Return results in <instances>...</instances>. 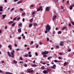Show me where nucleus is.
Instances as JSON below:
<instances>
[{
    "label": "nucleus",
    "instance_id": "19",
    "mask_svg": "<svg viewBox=\"0 0 74 74\" xmlns=\"http://www.w3.org/2000/svg\"><path fill=\"white\" fill-rule=\"evenodd\" d=\"M72 9H73V6L71 5L70 6V10H71Z\"/></svg>",
    "mask_w": 74,
    "mask_h": 74
},
{
    "label": "nucleus",
    "instance_id": "14",
    "mask_svg": "<svg viewBox=\"0 0 74 74\" xmlns=\"http://www.w3.org/2000/svg\"><path fill=\"white\" fill-rule=\"evenodd\" d=\"M2 16H3V19L5 17H6V15H2Z\"/></svg>",
    "mask_w": 74,
    "mask_h": 74
},
{
    "label": "nucleus",
    "instance_id": "10",
    "mask_svg": "<svg viewBox=\"0 0 74 74\" xmlns=\"http://www.w3.org/2000/svg\"><path fill=\"white\" fill-rule=\"evenodd\" d=\"M18 31L19 33L21 32V29H18Z\"/></svg>",
    "mask_w": 74,
    "mask_h": 74
},
{
    "label": "nucleus",
    "instance_id": "23",
    "mask_svg": "<svg viewBox=\"0 0 74 74\" xmlns=\"http://www.w3.org/2000/svg\"><path fill=\"white\" fill-rule=\"evenodd\" d=\"M15 24H16V23H14L12 25V27L14 26L15 25Z\"/></svg>",
    "mask_w": 74,
    "mask_h": 74
},
{
    "label": "nucleus",
    "instance_id": "62",
    "mask_svg": "<svg viewBox=\"0 0 74 74\" xmlns=\"http://www.w3.org/2000/svg\"><path fill=\"white\" fill-rule=\"evenodd\" d=\"M46 55H44L43 56V57H46Z\"/></svg>",
    "mask_w": 74,
    "mask_h": 74
},
{
    "label": "nucleus",
    "instance_id": "38",
    "mask_svg": "<svg viewBox=\"0 0 74 74\" xmlns=\"http://www.w3.org/2000/svg\"><path fill=\"white\" fill-rule=\"evenodd\" d=\"M47 41H49V38H47Z\"/></svg>",
    "mask_w": 74,
    "mask_h": 74
},
{
    "label": "nucleus",
    "instance_id": "3",
    "mask_svg": "<svg viewBox=\"0 0 74 74\" xmlns=\"http://www.w3.org/2000/svg\"><path fill=\"white\" fill-rule=\"evenodd\" d=\"M56 67V65L55 64H54L53 65V66H50V67L52 68V69H56V68L55 67Z\"/></svg>",
    "mask_w": 74,
    "mask_h": 74
},
{
    "label": "nucleus",
    "instance_id": "4",
    "mask_svg": "<svg viewBox=\"0 0 74 74\" xmlns=\"http://www.w3.org/2000/svg\"><path fill=\"white\" fill-rule=\"evenodd\" d=\"M42 8V6H40L39 8H38V10H37V12H39L40 11V10Z\"/></svg>",
    "mask_w": 74,
    "mask_h": 74
},
{
    "label": "nucleus",
    "instance_id": "2",
    "mask_svg": "<svg viewBox=\"0 0 74 74\" xmlns=\"http://www.w3.org/2000/svg\"><path fill=\"white\" fill-rule=\"evenodd\" d=\"M8 54L10 57H12V58H14V55L13 52H11V54L12 55V56H11V54H10L9 52H8Z\"/></svg>",
    "mask_w": 74,
    "mask_h": 74
},
{
    "label": "nucleus",
    "instance_id": "28",
    "mask_svg": "<svg viewBox=\"0 0 74 74\" xmlns=\"http://www.w3.org/2000/svg\"><path fill=\"white\" fill-rule=\"evenodd\" d=\"M16 17H15V18H13V21H15V20H16Z\"/></svg>",
    "mask_w": 74,
    "mask_h": 74
},
{
    "label": "nucleus",
    "instance_id": "27",
    "mask_svg": "<svg viewBox=\"0 0 74 74\" xmlns=\"http://www.w3.org/2000/svg\"><path fill=\"white\" fill-rule=\"evenodd\" d=\"M54 62L55 63H57L58 62V60H55Z\"/></svg>",
    "mask_w": 74,
    "mask_h": 74
},
{
    "label": "nucleus",
    "instance_id": "47",
    "mask_svg": "<svg viewBox=\"0 0 74 74\" xmlns=\"http://www.w3.org/2000/svg\"><path fill=\"white\" fill-rule=\"evenodd\" d=\"M29 57H32V55L31 54H29Z\"/></svg>",
    "mask_w": 74,
    "mask_h": 74
},
{
    "label": "nucleus",
    "instance_id": "25",
    "mask_svg": "<svg viewBox=\"0 0 74 74\" xmlns=\"http://www.w3.org/2000/svg\"><path fill=\"white\" fill-rule=\"evenodd\" d=\"M13 62H14V63H17L18 62L16 61L15 60H14V61H13Z\"/></svg>",
    "mask_w": 74,
    "mask_h": 74
},
{
    "label": "nucleus",
    "instance_id": "32",
    "mask_svg": "<svg viewBox=\"0 0 74 74\" xmlns=\"http://www.w3.org/2000/svg\"><path fill=\"white\" fill-rule=\"evenodd\" d=\"M30 7L32 8H33L34 7V5H32L30 6Z\"/></svg>",
    "mask_w": 74,
    "mask_h": 74
},
{
    "label": "nucleus",
    "instance_id": "18",
    "mask_svg": "<svg viewBox=\"0 0 74 74\" xmlns=\"http://www.w3.org/2000/svg\"><path fill=\"white\" fill-rule=\"evenodd\" d=\"M67 28V27H63L62 28V30H64L65 29Z\"/></svg>",
    "mask_w": 74,
    "mask_h": 74
},
{
    "label": "nucleus",
    "instance_id": "44",
    "mask_svg": "<svg viewBox=\"0 0 74 74\" xmlns=\"http://www.w3.org/2000/svg\"><path fill=\"white\" fill-rule=\"evenodd\" d=\"M67 3L68 5H69V1H67Z\"/></svg>",
    "mask_w": 74,
    "mask_h": 74
},
{
    "label": "nucleus",
    "instance_id": "9",
    "mask_svg": "<svg viewBox=\"0 0 74 74\" xmlns=\"http://www.w3.org/2000/svg\"><path fill=\"white\" fill-rule=\"evenodd\" d=\"M68 63L67 62H65L64 64V66L65 65H68Z\"/></svg>",
    "mask_w": 74,
    "mask_h": 74
},
{
    "label": "nucleus",
    "instance_id": "56",
    "mask_svg": "<svg viewBox=\"0 0 74 74\" xmlns=\"http://www.w3.org/2000/svg\"><path fill=\"white\" fill-rule=\"evenodd\" d=\"M59 54H60V55H62V53H59Z\"/></svg>",
    "mask_w": 74,
    "mask_h": 74
},
{
    "label": "nucleus",
    "instance_id": "1",
    "mask_svg": "<svg viewBox=\"0 0 74 74\" xmlns=\"http://www.w3.org/2000/svg\"><path fill=\"white\" fill-rule=\"evenodd\" d=\"M51 29V26L49 24H47V32H49Z\"/></svg>",
    "mask_w": 74,
    "mask_h": 74
},
{
    "label": "nucleus",
    "instance_id": "37",
    "mask_svg": "<svg viewBox=\"0 0 74 74\" xmlns=\"http://www.w3.org/2000/svg\"><path fill=\"white\" fill-rule=\"evenodd\" d=\"M55 31H53V34H55Z\"/></svg>",
    "mask_w": 74,
    "mask_h": 74
},
{
    "label": "nucleus",
    "instance_id": "11",
    "mask_svg": "<svg viewBox=\"0 0 74 74\" xmlns=\"http://www.w3.org/2000/svg\"><path fill=\"white\" fill-rule=\"evenodd\" d=\"M6 74H12V73L9 72H6Z\"/></svg>",
    "mask_w": 74,
    "mask_h": 74
},
{
    "label": "nucleus",
    "instance_id": "13",
    "mask_svg": "<svg viewBox=\"0 0 74 74\" xmlns=\"http://www.w3.org/2000/svg\"><path fill=\"white\" fill-rule=\"evenodd\" d=\"M14 23V22L13 21H12L11 22H8V23L9 24H11V23Z\"/></svg>",
    "mask_w": 74,
    "mask_h": 74
},
{
    "label": "nucleus",
    "instance_id": "30",
    "mask_svg": "<svg viewBox=\"0 0 74 74\" xmlns=\"http://www.w3.org/2000/svg\"><path fill=\"white\" fill-rule=\"evenodd\" d=\"M35 12H33L32 13V15H34L35 14Z\"/></svg>",
    "mask_w": 74,
    "mask_h": 74
},
{
    "label": "nucleus",
    "instance_id": "22",
    "mask_svg": "<svg viewBox=\"0 0 74 74\" xmlns=\"http://www.w3.org/2000/svg\"><path fill=\"white\" fill-rule=\"evenodd\" d=\"M71 24L74 26V23L73 21H71Z\"/></svg>",
    "mask_w": 74,
    "mask_h": 74
},
{
    "label": "nucleus",
    "instance_id": "54",
    "mask_svg": "<svg viewBox=\"0 0 74 74\" xmlns=\"http://www.w3.org/2000/svg\"><path fill=\"white\" fill-rule=\"evenodd\" d=\"M0 9H3V7L2 6H0Z\"/></svg>",
    "mask_w": 74,
    "mask_h": 74
},
{
    "label": "nucleus",
    "instance_id": "21",
    "mask_svg": "<svg viewBox=\"0 0 74 74\" xmlns=\"http://www.w3.org/2000/svg\"><path fill=\"white\" fill-rule=\"evenodd\" d=\"M33 19L32 18L30 20H29V22H33Z\"/></svg>",
    "mask_w": 74,
    "mask_h": 74
},
{
    "label": "nucleus",
    "instance_id": "5",
    "mask_svg": "<svg viewBox=\"0 0 74 74\" xmlns=\"http://www.w3.org/2000/svg\"><path fill=\"white\" fill-rule=\"evenodd\" d=\"M31 69H32V68H31L29 69H27V73H31Z\"/></svg>",
    "mask_w": 74,
    "mask_h": 74
},
{
    "label": "nucleus",
    "instance_id": "58",
    "mask_svg": "<svg viewBox=\"0 0 74 74\" xmlns=\"http://www.w3.org/2000/svg\"><path fill=\"white\" fill-rule=\"evenodd\" d=\"M3 11L2 9H0V12H2Z\"/></svg>",
    "mask_w": 74,
    "mask_h": 74
},
{
    "label": "nucleus",
    "instance_id": "59",
    "mask_svg": "<svg viewBox=\"0 0 74 74\" xmlns=\"http://www.w3.org/2000/svg\"><path fill=\"white\" fill-rule=\"evenodd\" d=\"M61 7H62L61 8L62 9H63L64 8V7L62 6H61Z\"/></svg>",
    "mask_w": 74,
    "mask_h": 74
},
{
    "label": "nucleus",
    "instance_id": "36",
    "mask_svg": "<svg viewBox=\"0 0 74 74\" xmlns=\"http://www.w3.org/2000/svg\"><path fill=\"white\" fill-rule=\"evenodd\" d=\"M25 15V13L23 12L22 14V16H24Z\"/></svg>",
    "mask_w": 74,
    "mask_h": 74
},
{
    "label": "nucleus",
    "instance_id": "17",
    "mask_svg": "<svg viewBox=\"0 0 74 74\" xmlns=\"http://www.w3.org/2000/svg\"><path fill=\"white\" fill-rule=\"evenodd\" d=\"M32 66L34 67H36L37 66V65L36 64H33V65H32Z\"/></svg>",
    "mask_w": 74,
    "mask_h": 74
},
{
    "label": "nucleus",
    "instance_id": "45",
    "mask_svg": "<svg viewBox=\"0 0 74 74\" xmlns=\"http://www.w3.org/2000/svg\"><path fill=\"white\" fill-rule=\"evenodd\" d=\"M38 47H39V46H38V45H37L36 46V48H38Z\"/></svg>",
    "mask_w": 74,
    "mask_h": 74
},
{
    "label": "nucleus",
    "instance_id": "42",
    "mask_svg": "<svg viewBox=\"0 0 74 74\" xmlns=\"http://www.w3.org/2000/svg\"><path fill=\"white\" fill-rule=\"evenodd\" d=\"M18 38L19 40H21V37H18Z\"/></svg>",
    "mask_w": 74,
    "mask_h": 74
},
{
    "label": "nucleus",
    "instance_id": "12",
    "mask_svg": "<svg viewBox=\"0 0 74 74\" xmlns=\"http://www.w3.org/2000/svg\"><path fill=\"white\" fill-rule=\"evenodd\" d=\"M57 16H56V15H54V16H53V20H54V19H55V18Z\"/></svg>",
    "mask_w": 74,
    "mask_h": 74
},
{
    "label": "nucleus",
    "instance_id": "16",
    "mask_svg": "<svg viewBox=\"0 0 74 74\" xmlns=\"http://www.w3.org/2000/svg\"><path fill=\"white\" fill-rule=\"evenodd\" d=\"M22 26V24L21 23H20L19 24H18V27H21Z\"/></svg>",
    "mask_w": 74,
    "mask_h": 74
},
{
    "label": "nucleus",
    "instance_id": "49",
    "mask_svg": "<svg viewBox=\"0 0 74 74\" xmlns=\"http://www.w3.org/2000/svg\"><path fill=\"white\" fill-rule=\"evenodd\" d=\"M58 59H61L62 58H61L60 57H59Z\"/></svg>",
    "mask_w": 74,
    "mask_h": 74
},
{
    "label": "nucleus",
    "instance_id": "33",
    "mask_svg": "<svg viewBox=\"0 0 74 74\" xmlns=\"http://www.w3.org/2000/svg\"><path fill=\"white\" fill-rule=\"evenodd\" d=\"M41 69H44V66H42L41 68Z\"/></svg>",
    "mask_w": 74,
    "mask_h": 74
},
{
    "label": "nucleus",
    "instance_id": "48",
    "mask_svg": "<svg viewBox=\"0 0 74 74\" xmlns=\"http://www.w3.org/2000/svg\"><path fill=\"white\" fill-rule=\"evenodd\" d=\"M20 18H21L20 17H18L17 18V20H19L20 19Z\"/></svg>",
    "mask_w": 74,
    "mask_h": 74
},
{
    "label": "nucleus",
    "instance_id": "15",
    "mask_svg": "<svg viewBox=\"0 0 74 74\" xmlns=\"http://www.w3.org/2000/svg\"><path fill=\"white\" fill-rule=\"evenodd\" d=\"M43 73H44L46 74L47 73V70H45V71H43Z\"/></svg>",
    "mask_w": 74,
    "mask_h": 74
},
{
    "label": "nucleus",
    "instance_id": "60",
    "mask_svg": "<svg viewBox=\"0 0 74 74\" xmlns=\"http://www.w3.org/2000/svg\"><path fill=\"white\" fill-rule=\"evenodd\" d=\"M68 51L70 52L71 51V50L70 49H68Z\"/></svg>",
    "mask_w": 74,
    "mask_h": 74
},
{
    "label": "nucleus",
    "instance_id": "63",
    "mask_svg": "<svg viewBox=\"0 0 74 74\" xmlns=\"http://www.w3.org/2000/svg\"><path fill=\"white\" fill-rule=\"evenodd\" d=\"M50 59V57H48V58H47V59H48V60H49V59Z\"/></svg>",
    "mask_w": 74,
    "mask_h": 74
},
{
    "label": "nucleus",
    "instance_id": "35",
    "mask_svg": "<svg viewBox=\"0 0 74 74\" xmlns=\"http://www.w3.org/2000/svg\"><path fill=\"white\" fill-rule=\"evenodd\" d=\"M27 64H25V65H24V66H25V67H26L27 66Z\"/></svg>",
    "mask_w": 74,
    "mask_h": 74
},
{
    "label": "nucleus",
    "instance_id": "43",
    "mask_svg": "<svg viewBox=\"0 0 74 74\" xmlns=\"http://www.w3.org/2000/svg\"><path fill=\"white\" fill-rule=\"evenodd\" d=\"M25 18H23V19L22 21L23 22H24L25 21Z\"/></svg>",
    "mask_w": 74,
    "mask_h": 74
},
{
    "label": "nucleus",
    "instance_id": "7",
    "mask_svg": "<svg viewBox=\"0 0 74 74\" xmlns=\"http://www.w3.org/2000/svg\"><path fill=\"white\" fill-rule=\"evenodd\" d=\"M50 8L49 7H47V11H49Z\"/></svg>",
    "mask_w": 74,
    "mask_h": 74
},
{
    "label": "nucleus",
    "instance_id": "52",
    "mask_svg": "<svg viewBox=\"0 0 74 74\" xmlns=\"http://www.w3.org/2000/svg\"><path fill=\"white\" fill-rule=\"evenodd\" d=\"M61 32V31H60L58 32V33L59 34H60Z\"/></svg>",
    "mask_w": 74,
    "mask_h": 74
},
{
    "label": "nucleus",
    "instance_id": "50",
    "mask_svg": "<svg viewBox=\"0 0 74 74\" xmlns=\"http://www.w3.org/2000/svg\"><path fill=\"white\" fill-rule=\"evenodd\" d=\"M69 27H71V24H69Z\"/></svg>",
    "mask_w": 74,
    "mask_h": 74
},
{
    "label": "nucleus",
    "instance_id": "57",
    "mask_svg": "<svg viewBox=\"0 0 74 74\" xmlns=\"http://www.w3.org/2000/svg\"><path fill=\"white\" fill-rule=\"evenodd\" d=\"M18 0H14V2H16Z\"/></svg>",
    "mask_w": 74,
    "mask_h": 74
},
{
    "label": "nucleus",
    "instance_id": "61",
    "mask_svg": "<svg viewBox=\"0 0 74 74\" xmlns=\"http://www.w3.org/2000/svg\"><path fill=\"white\" fill-rule=\"evenodd\" d=\"M21 3L20 2H17V4H20Z\"/></svg>",
    "mask_w": 74,
    "mask_h": 74
},
{
    "label": "nucleus",
    "instance_id": "46",
    "mask_svg": "<svg viewBox=\"0 0 74 74\" xmlns=\"http://www.w3.org/2000/svg\"><path fill=\"white\" fill-rule=\"evenodd\" d=\"M35 55L36 56H37L38 55V53L37 52H36L35 53Z\"/></svg>",
    "mask_w": 74,
    "mask_h": 74
},
{
    "label": "nucleus",
    "instance_id": "53",
    "mask_svg": "<svg viewBox=\"0 0 74 74\" xmlns=\"http://www.w3.org/2000/svg\"><path fill=\"white\" fill-rule=\"evenodd\" d=\"M5 62V61H1V63H4Z\"/></svg>",
    "mask_w": 74,
    "mask_h": 74
},
{
    "label": "nucleus",
    "instance_id": "31",
    "mask_svg": "<svg viewBox=\"0 0 74 74\" xmlns=\"http://www.w3.org/2000/svg\"><path fill=\"white\" fill-rule=\"evenodd\" d=\"M8 47L9 48H11V47H12L11 46V45H9L8 46Z\"/></svg>",
    "mask_w": 74,
    "mask_h": 74
},
{
    "label": "nucleus",
    "instance_id": "24",
    "mask_svg": "<svg viewBox=\"0 0 74 74\" xmlns=\"http://www.w3.org/2000/svg\"><path fill=\"white\" fill-rule=\"evenodd\" d=\"M37 25V24L36 23H34V26H36Z\"/></svg>",
    "mask_w": 74,
    "mask_h": 74
},
{
    "label": "nucleus",
    "instance_id": "40",
    "mask_svg": "<svg viewBox=\"0 0 74 74\" xmlns=\"http://www.w3.org/2000/svg\"><path fill=\"white\" fill-rule=\"evenodd\" d=\"M59 46H58V45H57L56 46V48L57 49H58L59 48Z\"/></svg>",
    "mask_w": 74,
    "mask_h": 74
},
{
    "label": "nucleus",
    "instance_id": "6",
    "mask_svg": "<svg viewBox=\"0 0 74 74\" xmlns=\"http://www.w3.org/2000/svg\"><path fill=\"white\" fill-rule=\"evenodd\" d=\"M64 43V42L63 41H62L60 42V45L63 46V44Z\"/></svg>",
    "mask_w": 74,
    "mask_h": 74
},
{
    "label": "nucleus",
    "instance_id": "39",
    "mask_svg": "<svg viewBox=\"0 0 74 74\" xmlns=\"http://www.w3.org/2000/svg\"><path fill=\"white\" fill-rule=\"evenodd\" d=\"M14 8H12L11 10V11L12 10H14Z\"/></svg>",
    "mask_w": 74,
    "mask_h": 74
},
{
    "label": "nucleus",
    "instance_id": "29",
    "mask_svg": "<svg viewBox=\"0 0 74 74\" xmlns=\"http://www.w3.org/2000/svg\"><path fill=\"white\" fill-rule=\"evenodd\" d=\"M28 54L25 55V56L26 57V58L28 57Z\"/></svg>",
    "mask_w": 74,
    "mask_h": 74
},
{
    "label": "nucleus",
    "instance_id": "34",
    "mask_svg": "<svg viewBox=\"0 0 74 74\" xmlns=\"http://www.w3.org/2000/svg\"><path fill=\"white\" fill-rule=\"evenodd\" d=\"M34 71V70H32V71H31V73H33Z\"/></svg>",
    "mask_w": 74,
    "mask_h": 74
},
{
    "label": "nucleus",
    "instance_id": "8",
    "mask_svg": "<svg viewBox=\"0 0 74 74\" xmlns=\"http://www.w3.org/2000/svg\"><path fill=\"white\" fill-rule=\"evenodd\" d=\"M42 55H46L47 54V52L45 51V52L42 53Z\"/></svg>",
    "mask_w": 74,
    "mask_h": 74
},
{
    "label": "nucleus",
    "instance_id": "64",
    "mask_svg": "<svg viewBox=\"0 0 74 74\" xmlns=\"http://www.w3.org/2000/svg\"><path fill=\"white\" fill-rule=\"evenodd\" d=\"M17 45H16V44H14V46H15L16 47Z\"/></svg>",
    "mask_w": 74,
    "mask_h": 74
},
{
    "label": "nucleus",
    "instance_id": "55",
    "mask_svg": "<svg viewBox=\"0 0 74 74\" xmlns=\"http://www.w3.org/2000/svg\"><path fill=\"white\" fill-rule=\"evenodd\" d=\"M33 43H34V42L33 41H32L31 42V43L32 44H33Z\"/></svg>",
    "mask_w": 74,
    "mask_h": 74
},
{
    "label": "nucleus",
    "instance_id": "41",
    "mask_svg": "<svg viewBox=\"0 0 74 74\" xmlns=\"http://www.w3.org/2000/svg\"><path fill=\"white\" fill-rule=\"evenodd\" d=\"M20 59L21 60H23V58H22L21 57L20 58Z\"/></svg>",
    "mask_w": 74,
    "mask_h": 74
},
{
    "label": "nucleus",
    "instance_id": "26",
    "mask_svg": "<svg viewBox=\"0 0 74 74\" xmlns=\"http://www.w3.org/2000/svg\"><path fill=\"white\" fill-rule=\"evenodd\" d=\"M32 26V24H29V27H30Z\"/></svg>",
    "mask_w": 74,
    "mask_h": 74
},
{
    "label": "nucleus",
    "instance_id": "51",
    "mask_svg": "<svg viewBox=\"0 0 74 74\" xmlns=\"http://www.w3.org/2000/svg\"><path fill=\"white\" fill-rule=\"evenodd\" d=\"M0 73H2L3 71H1V70H0Z\"/></svg>",
    "mask_w": 74,
    "mask_h": 74
},
{
    "label": "nucleus",
    "instance_id": "20",
    "mask_svg": "<svg viewBox=\"0 0 74 74\" xmlns=\"http://www.w3.org/2000/svg\"><path fill=\"white\" fill-rule=\"evenodd\" d=\"M51 70V69H47V71H50Z\"/></svg>",
    "mask_w": 74,
    "mask_h": 74
}]
</instances>
